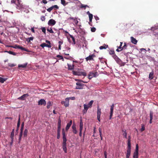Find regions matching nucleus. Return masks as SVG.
<instances>
[{"mask_svg":"<svg viewBox=\"0 0 158 158\" xmlns=\"http://www.w3.org/2000/svg\"><path fill=\"white\" fill-rule=\"evenodd\" d=\"M17 9H20L22 11L28 13L29 12L28 9L29 8V6L26 5H23L22 3H19V4L17 5Z\"/></svg>","mask_w":158,"mask_h":158,"instance_id":"nucleus-1","label":"nucleus"},{"mask_svg":"<svg viewBox=\"0 0 158 158\" xmlns=\"http://www.w3.org/2000/svg\"><path fill=\"white\" fill-rule=\"evenodd\" d=\"M131 153V142H127V147L126 154V158H129Z\"/></svg>","mask_w":158,"mask_h":158,"instance_id":"nucleus-2","label":"nucleus"},{"mask_svg":"<svg viewBox=\"0 0 158 158\" xmlns=\"http://www.w3.org/2000/svg\"><path fill=\"white\" fill-rule=\"evenodd\" d=\"M7 47L15 48L19 49L23 51H24L26 52H28V51L27 49L25 48H24L23 47H22L20 46L17 44H15L14 46L8 45L7 46Z\"/></svg>","mask_w":158,"mask_h":158,"instance_id":"nucleus-3","label":"nucleus"},{"mask_svg":"<svg viewBox=\"0 0 158 158\" xmlns=\"http://www.w3.org/2000/svg\"><path fill=\"white\" fill-rule=\"evenodd\" d=\"M73 74L75 75H78V76H81L83 75V76H85L86 75V73L85 72H77V71H73Z\"/></svg>","mask_w":158,"mask_h":158,"instance_id":"nucleus-4","label":"nucleus"},{"mask_svg":"<svg viewBox=\"0 0 158 158\" xmlns=\"http://www.w3.org/2000/svg\"><path fill=\"white\" fill-rule=\"evenodd\" d=\"M62 132L63 139L62 144L66 145V142L67 141V139L66 137L64 129H62Z\"/></svg>","mask_w":158,"mask_h":158,"instance_id":"nucleus-5","label":"nucleus"},{"mask_svg":"<svg viewBox=\"0 0 158 158\" xmlns=\"http://www.w3.org/2000/svg\"><path fill=\"white\" fill-rule=\"evenodd\" d=\"M101 109L100 108H99V107L98 106L97 108V119L99 121H100V116L101 114Z\"/></svg>","mask_w":158,"mask_h":158,"instance_id":"nucleus-6","label":"nucleus"},{"mask_svg":"<svg viewBox=\"0 0 158 158\" xmlns=\"http://www.w3.org/2000/svg\"><path fill=\"white\" fill-rule=\"evenodd\" d=\"M114 106V104H112V105L110 106V117H109L110 119H111L112 117L113 116Z\"/></svg>","mask_w":158,"mask_h":158,"instance_id":"nucleus-7","label":"nucleus"},{"mask_svg":"<svg viewBox=\"0 0 158 158\" xmlns=\"http://www.w3.org/2000/svg\"><path fill=\"white\" fill-rule=\"evenodd\" d=\"M46 104V102L44 99H41L38 102V104L39 105H44L45 106Z\"/></svg>","mask_w":158,"mask_h":158,"instance_id":"nucleus-8","label":"nucleus"},{"mask_svg":"<svg viewBox=\"0 0 158 158\" xmlns=\"http://www.w3.org/2000/svg\"><path fill=\"white\" fill-rule=\"evenodd\" d=\"M56 23V21L52 19L49 20L48 23V24L50 26H53Z\"/></svg>","mask_w":158,"mask_h":158,"instance_id":"nucleus-9","label":"nucleus"},{"mask_svg":"<svg viewBox=\"0 0 158 158\" xmlns=\"http://www.w3.org/2000/svg\"><path fill=\"white\" fill-rule=\"evenodd\" d=\"M29 95L28 94H25L22 95L21 97L18 98V99L22 100H24L25 99V98L28 96Z\"/></svg>","mask_w":158,"mask_h":158,"instance_id":"nucleus-10","label":"nucleus"},{"mask_svg":"<svg viewBox=\"0 0 158 158\" xmlns=\"http://www.w3.org/2000/svg\"><path fill=\"white\" fill-rule=\"evenodd\" d=\"M76 84L77 86L76 87V89H81L83 88L82 87L84 85L83 84L80 83V82H77Z\"/></svg>","mask_w":158,"mask_h":158,"instance_id":"nucleus-11","label":"nucleus"},{"mask_svg":"<svg viewBox=\"0 0 158 158\" xmlns=\"http://www.w3.org/2000/svg\"><path fill=\"white\" fill-rule=\"evenodd\" d=\"M95 56L94 54H93L91 55H89L88 57H87L85 58L86 60L87 61L88 60H93V57H95Z\"/></svg>","mask_w":158,"mask_h":158,"instance_id":"nucleus-12","label":"nucleus"},{"mask_svg":"<svg viewBox=\"0 0 158 158\" xmlns=\"http://www.w3.org/2000/svg\"><path fill=\"white\" fill-rule=\"evenodd\" d=\"M153 112L152 111L150 112V121L149 123L151 124L152 123V120L153 119Z\"/></svg>","mask_w":158,"mask_h":158,"instance_id":"nucleus-13","label":"nucleus"},{"mask_svg":"<svg viewBox=\"0 0 158 158\" xmlns=\"http://www.w3.org/2000/svg\"><path fill=\"white\" fill-rule=\"evenodd\" d=\"M40 46L42 47L43 48H44V47H48L49 48H50L52 47V45L51 44H47L45 43H43L41 44H40Z\"/></svg>","mask_w":158,"mask_h":158,"instance_id":"nucleus-14","label":"nucleus"},{"mask_svg":"<svg viewBox=\"0 0 158 158\" xmlns=\"http://www.w3.org/2000/svg\"><path fill=\"white\" fill-rule=\"evenodd\" d=\"M90 108L89 106L86 104L84 105V110H83V114H85L87 112L88 109Z\"/></svg>","mask_w":158,"mask_h":158,"instance_id":"nucleus-15","label":"nucleus"},{"mask_svg":"<svg viewBox=\"0 0 158 158\" xmlns=\"http://www.w3.org/2000/svg\"><path fill=\"white\" fill-rule=\"evenodd\" d=\"M131 42L133 44H137V40L135 38H134L133 37H131Z\"/></svg>","mask_w":158,"mask_h":158,"instance_id":"nucleus-16","label":"nucleus"},{"mask_svg":"<svg viewBox=\"0 0 158 158\" xmlns=\"http://www.w3.org/2000/svg\"><path fill=\"white\" fill-rule=\"evenodd\" d=\"M72 124V121L70 120V122L67 124V126L65 128V130L66 131H68L69 129V128L71 126V124Z\"/></svg>","mask_w":158,"mask_h":158,"instance_id":"nucleus-17","label":"nucleus"},{"mask_svg":"<svg viewBox=\"0 0 158 158\" xmlns=\"http://www.w3.org/2000/svg\"><path fill=\"white\" fill-rule=\"evenodd\" d=\"M72 128L73 129V133L75 134H77V131L76 130V126L75 125H73L72 127Z\"/></svg>","mask_w":158,"mask_h":158,"instance_id":"nucleus-18","label":"nucleus"},{"mask_svg":"<svg viewBox=\"0 0 158 158\" xmlns=\"http://www.w3.org/2000/svg\"><path fill=\"white\" fill-rule=\"evenodd\" d=\"M60 130L61 128H58L57 136V138L58 139H59L60 138Z\"/></svg>","mask_w":158,"mask_h":158,"instance_id":"nucleus-19","label":"nucleus"},{"mask_svg":"<svg viewBox=\"0 0 158 158\" xmlns=\"http://www.w3.org/2000/svg\"><path fill=\"white\" fill-rule=\"evenodd\" d=\"M21 2V1H20L19 0H12L11 1V2L12 3H16V4H17V5H18Z\"/></svg>","mask_w":158,"mask_h":158,"instance_id":"nucleus-20","label":"nucleus"},{"mask_svg":"<svg viewBox=\"0 0 158 158\" xmlns=\"http://www.w3.org/2000/svg\"><path fill=\"white\" fill-rule=\"evenodd\" d=\"M27 63H25L23 64H19L18 65L19 68H26L27 65Z\"/></svg>","mask_w":158,"mask_h":158,"instance_id":"nucleus-21","label":"nucleus"},{"mask_svg":"<svg viewBox=\"0 0 158 158\" xmlns=\"http://www.w3.org/2000/svg\"><path fill=\"white\" fill-rule=\"evenodd\" d=\"M53 105V102L50 101H49L48 102L47 104V108L49 109L50 108V106H52Z\"/></svg>","mask_w":158,"mask_h":158,"instance_id":"nucleus-22","label":"nucleus"},{"mask_svg":"<svg viewBox=\"0 0 158 158\" xmlns=\"http://www.w3.org/2000/svg\"><path fill=\"white\" fill-rule=\"evenodd\" d=\"M154 72H152L150 73L149 76V78L150 79L152 80L153 78Z\"/></svg>","mask_w":158,"mask_h":158,"instance_id":"nucleus-23","label":"nucleus"},{"mask_svg":"<svg viewBox=\"0 0 158 158\" xmlns=\"http://www.w3.org/2000/svg\"><path fill=\"white\" fill-rule=\"evenodd\" d=\"M23 130H20V132L19 135V143L20 142V141L21 137H22V135H23Z\"/></svg>","mask_w":158,"mask_h":158,"instance_id":"nucleus-24","label":"nucleus"},{"mask_svg":"<svg viewBox=\"0 0 158 158\" xmlns=\"http://www.w3.org/2000/svg\"><path fill=\"white\" fill-rule=\"evenodd\" d=\"M83 127V123L82 120L81 119L80 120V130H82Z\"/></svg>","mask_w":158,"mask_h":158,"instance_id":"nucleus-25","label":"nucleus"},{"mask_svg":"<svg viewBox=\"0 0 158 158\" xmlns=\"http://www.w3.org/2000/svg\"><path fill=\"white\" fill-rule=\"evenodd\" d=\"M34 39L33 37H30L29 38H27L26 40L28 43H29L30 42L31 40H33Z\"/></svg>","mask_w":158,"mask_h":158,"instance_id":"nucleus-26","label":"nucleus"},{"mask_svg":"<svg viewBox=\"0 0 158 158\" xmlns=\"http://www.w3.org/2000/svg\"><path fill=\"white\" fill-rule=\"evenodd\" d=\"M108 46L107 45L104 44V45L100 47L99 48L101 50H102L103 49H106L108 47Z\"/></svg>","mask_w":158,"mask_h":158,"instance_id":"nucleus-27","label":"nucleus"},{"mask_svg":"<svg viewBox=\"0 0 158 158\" xmlns=\"http://www.w3.org/2000/svg\"><path fill=\"white\" fill-rule=\"evenodd\" d=\"M6 52L8 53L11 54L14 56L16 55L17 53L15 52H13L12 51H6Z\"/></svg>","mask_w":158,"mask_h":158,"instance_id":"nucleus-28","label":"nucleus"},{"mask_svg":"<svg viewBox=\"0 0 158 158\" xmlns=\"http://www.w3.org/2000/svg\"><path fill=\"white\" fill-rule=\"evenodd\" d=\"M20 123V116L19 115V118L18 120V123L17 124V127L19 128Z\"/></svg>","mask_w":158,"mask_h":158,"instance_id":"nucleus-29","label":"nucleus"},{"mask_svg":"<svg viewBox=\"0 0 158 158\" xmlns=\"http://www.w3.org/2000/svg\"><path fill=\"white\" fill-rule=\"evenodd\" d=\"M122 131L123 132V136L126 138H127V133L126 132V130H123Z\"/></svg>","mask_w":158,"mask_h":158,"instance_id":"nucleus-30","label":"nucleus"},{"mask_svg":"<svg viewBox=\"0 0 158 158\" xmlns=\"http://www.w3.org/2000/svg\"><path fill=\"white\" fill-rule=\"evenodd\" d=\"M70 38L72 39V40L73 41V43L72 44H76L75 40V39L74 38V37L72 35H70Z\"/></svg>","mask_w":158,"mask_h":158,"instance_id":"nucleus-31","label":"nucleus"},{"mask_svg":"<svg viewBox=\"0 0 158 158\" xmlns=\"http://www.w3.org/2000/svg\"><path fill=\"white\" fill-rule=\"evenodd\" d=\"M98 130H99V135L100 136L101 139V140H102V129L101 128L99 127V128Z\"/></svg>","mask_w":158,"mask_h":158,"instance_id":"nucleus-32","label":"nucleus"},{"mask_svg":"<svg viewBox=\"0 0 158 158\" xmlns=\"http://www.w3.org/2000/svg\"><path fill=\"white\" fill-rule=\"evenodd\" d=\"M61 103L62 104H63L64 106H65L66 107H67L69 105V103H67L66 102L64 101H62L61 102Z\"/></svg>","mask_w":158,"mask_h":158,"instance_id":"nucleus-33","label":"nucleus"},{"mask_svg":"<svg viewBox=\"0 0 158 158\" xmlns=\"http://www.w3.org/2000/svg\"><path fill=\"white\" fill-rule=\"evenodd\" d=\"M63 146V148L64 151V152L65 153H67V147H66V145L65 144H62Z\"/></svg>","mask_w":158,"mask_h":158,"instance_id":"nucleus-34","label":"nucleus"},{"mask_svg":"<svg viewBox=\"0 0 158 158\" xmlns=\"http://www.w3.org/2000/svg\"><path fill=\"white\" fill-rule=\"evenodd\" d=\"M61 121L60 118H59L58 120V128H61Z\"/></svg>","mask_w":158,"mask_h":158,"instance_id":"nucleus-35","label":"nucleus"},{"mask_svg":"<svg viewBox=\"0 0 158 158\" xmlns=\"http://www.w3.org/2000/svg\"><path fill=\"white\" fill-rule=\"evenodd\" d=\"M28 133V130L27 129H26L23 132V136L24 137H26Z\"/></svg>","mask_w":158,"mask_h":158,"instance_id":"nucleus-36","label":"nucleus"},{"mask_svg":"<svg viewBox=\"0 0 158 158\" xmlns=\"http://www.w3.org/2000/svg\"><path fill=\"white\" fill-rule=\"evenodd\" d=\"M89 7V6L86 5H84L81 4L80 6L81 8H84V9L85 10L86 7Z\"/></svg>","mask_w":158,"mask_h":158,"instance_id":"nucleus-37","label":"nucleus"},{"mask_svg":"<svg viewBox=\"0 0 158 158\" xmlns=\"http://www.w3.org/2000/svg\"><path fill=\"white\" fill-rule=\"evenodd\" d=\"M139 153L134 152L133 154V158H138Z\"/></svg>","mask_w":158,"mask_h":158,"instance_id":"nucleus-38","label":"nucleus"},{"mask_svg":"<svg viewBox=\"0 0 158 158\" xmlns=\"http://www.w3.org/2000/svg\"><path fill=\"white\" fill-rule=\"evenodd\" d=\"M68 69L69 70H72L73 69L74 65L73 64L72 65L68 64Z\"/></svg>","mask_w":158,"mask_h":158,"instance_id":"nucleus-39","label":"nucleus"},{"mask_svg":"<svg viewBox=\"0 0 158 158\" xmlns=\"http://www.w3.org/2000/svg\"><path fill=\"white\" fill-rule=\"evenodd\" d=\"M56 57L59 58L60 60H62L63 61L64 60L63 57L62 56L58 55L56 56Z\"/></svg>","mask_w":158,"mask_h":158,"instance_id":"nucleus-40","label":"nucleus"},{"mask_svg":"<svg viewBox=\"0 0 158 158\" xmlns=\"http://www.w3.org/2000/svg\"><path fill=\"white\" fill-rule=\"evenodd\" d=\"M93 102L94 101L93 100H91L89 102V103L87 105L89 106V107L90 108L92 107Z\"/></svg>","mask_w":158,"mask_h":158,"instance_id":"nucleus-41","label":"nucleus"},{"mask_svg":"<svg viewBox=\"0 0 158 158\" xmlns=\"http://www.w3.org/2000/svg\"><path fill=\"white\" fill-rule=\"evenodd\" d=\"M96 73H93L92 72H90L89 73V74L91 76H92L93 77H96Z\"/></svg>","mask_w":158,"mask_h":158,"instance_id":"nucleus-42","label":"nucleus"},{"mask_svg":"<svg viewBox=\"0 0 158 158\" xmlns=\"http://www.w3.org/2000/svg\"><path fill=\"white\" fill-rule=\"evenodd\" d=\"M14 136V132H12L11 133L10 137L11 138V139H12V142L13 141V140Z\"/></svg>","mask_w":158,"mask_h":158,"instance_id":"nucleus-43","label":"nucleus"},{"mask_svg":"<svg viewBox=\"0 0 158 158\" xmlns=\"http://www.w3.org/2000/svg\"><path fill=\"white\" fill-rule=\"evenodd\" d=\"M134 152L139 153V146L138 144H136V145L135 149Z\"/></svg>","mask_w":158,"mask_h":158,"instance_id":"nucleus-44","label":"nucleus"},{"mask_svg":"<svg viewBox=\"0 0 158 158\" xmlns=\"http://www.w3.org/2000/svg\"><path fill=\"white\" fill-rule=\"evenodd\" d=\"M89 22H91L92 21V19H93V15L92 14L89 15Z\"/></svg>","mask_w":158,"mask_h":158,"instance_id":"nucleus-45","label":"nucleus"},{"mask_svg":"<svg viewBox=\"0 0 158 158\" xmlns=\"http://www.w3.org/2000/svg\"><path fill=\"white\" fill-rule=\"evenodd\" d=\"M61 3L64 6H66L68 3H65V1L64 0H61Z\"/></svg>","mask_w":158,"mask_h":158,"instance_id":"nucleus-46","label":"nucleus"},{"mask_svg":"<svg viewBox=\"0 0 158 158\" xmlns=\"http://www.w3.org/2000/svg\"><path fill=\"white\" fill-rule=\"evenodd\" d=\"M124 46L122 47V49H123V50L126 49H127V45L126 43H124Z\"/></svg>","mask_w":158,"mask_h":158,"instance_id":"nucleus-47","label":"nucleus"},{"mask_svg":"<svg viewBox=\"0 0 158 158\" xmlns=\"http://www.w3.org/2000/svg\"><path fill=\"white\" fill-rule=\"evenodd\" d=\"M115 60L118 64H120L121 62V60L118 57H117Z\"/></svg>","mask_w":158,"mask_h":158,"instance_id":"nucleus-48","label":"nucleus"},{"mask_svg":"<svg viewBox=\"0 0 158 158\" xmlns=\"http://www.w3.org/2000/svg\"><path fill=\"white\" fill-rule=\"evenodd\" d=\"M145 130V127L143 124L142 125L141 128L140 129L141 132H142Z\"/></svg>","mask_w":158,"mask_h":158,"instance_id":"nucleus-49","label":"nucleus"},{"mask_svg":"<svg viewBox=\"0 0 158 158\" xmlns=\"http://www.w3.org/2000/svg\"><path fill=\"white\" fill-rule=\"evenodd\" d=\"M52 8V10L54 8H56V9H58L59 7L57 5H55L54 6H52L51 7Z\"/></svg>","mask_w":158,"mask_h":158,"instance_id":"nucleus-50","label":"nucleus"},{"mask_svg":"<svg viewBox=\"0 0 158 158\" xmlns=\"http://www.w3.org/2000/svg\"><path fill=\"white\" fill-rule=\"evenodd\" d=\"M5 79L2 77H0V82L2 83H3L5 81Z\"/></svg>","mask_w":158,"mask_h":158,"instance_id":"nucleus-51","label":"nucleus"},{"mask_svg":"<svg viewBox=\"0 0 158 158\" xmlns=\"http://www.w3.org/2000/svg\"><path fill=\"white\" fill-rule=\"evenodd\" d=\"M109 52V54L110 55H111L112 56L115 54V52H114V50H110V51Z\"/></svg>","mask_w":158,"mask_h":158,"instance_id":"nucleus-52","label":"nucleus"},{"mask_svg":"<svg viewBox=\"0 0 158 158\" xmlns=\"http://www.w3.org/2000/svg\"><path fill=\"white\" fill-rule=\"evenodd\" d=\"M120 46L118 47V49H121V50H123L122 47V44H123V43L122 42H121L120 43Z\"/></svg>","mask_w":158,"mask_h":158,"instance_id":"nucleus-53","label":"nucleus"},{"mask_svg":"<svg viewBox=\"0 0 158 158\" xmlns=\"http://www.w3.org/2000/svg\"><path fill=\"white\" fill-rule=\"evenodd\" d=\"M47 30L49 32H50L51 33H54V31H53L52 30L51 28H50V29H47Z\"/></svg>","mask_w":158,"mask_h":158,"instance_id":"nucleus-54","label":"nucleus"},{"mask_svg":"<svg viewBox=\"0 0 158 158\" xmlns=\"http://www.w3.org/2000/svg\"><path fill=\"white\" fill-rule=\"evenodd\" d=\"M73 21H74L75 24L76 25H77L78 23V21H77V18H75L74 19Z\"/></svg>","mask_w":158,"mask_h":158,"instance_id":"nucleus-55","label":"nucleus"},{"mask_svg":"<svg viewBox=\"0 0 158 158\" xmlns=\"http://www.w3.org/2000/svg\"><path fill=\"white\" fill-rule=\"evenodd\" d=\"M8 65L10 67H13L15 66V65L13 64L8 63Z\"/></svg>","mask_w":158,"mask_h":158,"instance_id":"nucleus-56","label":"nucleus"},{"mask_svg":"<svg viewBox=\"0 0 158 158\" xmlns=\"http://www.w3.org/2000/svg\"><path fill=\"white\" fill-rule=\"evenodd\" d=\"M96 29L94 27H93L91 28V31L92 32H94L96 31Z\"/></svg>","mask_w":158,"mask_h":158,"instance_id":"nucleus-57","label":"nucleus"},{"mask_svg":"<svg viewBox=\"0 0 158 158\" xmlns=\"http://www.w3.org/2000/svg\"><path fill=\"white\" fill-rule=\"evenodd\" d=\"M45 16H42L41 17V19L42 21H45Z\"/></svg>","mask_w":158,"mask_h":158,"instance_id":"nucleus-58","label":"nucleus"},{"mask_svg":"<svg viewBox=\"0 0 158 158\" xmlns=\"http://www.w3.org/2000/svg\"><path fill=\"white\" fill-rule=\"evenodd\" d=\"M42 32L44 33V34H46V29L45 27L42 28Z\"/></svg>","mask_w":158,"mask_h":158,"instance_id":"nucleus-59","label":"nucleus"},{"mask_svg":"<svg viewBox=\"0 0 158 158\" xmlns=\"http://www.w3.org/2000/svg\"><path fill=\"white\" fill-rule=\"evenodd\" d=\"M24 123L23 122L21 124V126L20 130H23V128H24Z\"/></svg>","mask_w":158,"mask_h":158,"instance_id":"nucleus-60","label":"nucleus"},{"mask_svg":"<svg viewBox=\"0 0 158 158\" xmlns=\"http://www.w3.org/2000/svg\"><path fill=\"white\" fill-rule=\"evenodd\" d=\"M52 8H51V7L50 8L48 9H47V10L49 12H51V11H52Z\"/></svg>","mask_w":158,"mask_h":158,"instance_id":"nucleus-61","label":"nucleus"},{"mask_svg":"<svg viewBox=\"0 0 158 158\" xmlns=\"http://www.w3.org/2000/svg\"><path fill=\"white\" fill-rule=\"evenodd\" d=\"M112 56L114 60L118 57L115 54L113 55Z\"/></svg>","mask_w":158,"mask_h":158,"instance_id":"nucleus-62","label":"nucleus"},{"mask_svg":"<svg viewBox=\"0 0 158 158\" xmlns=\"http://www.w3.org/2000/svg\"><path fill=\"white\" fill-rule=\"evenodd\" d=\"M65 102H67V103H69V98H66V99H65Z\"/></svg>","mask_w":158,"mask_h":158,"instance_id":"nucleus-63","label":"nucleus"},{"mask_svg":"<svg viewBox=\"0 0 158 158\" xmlns=\"http://www.w3.org/2000/svg\"><path fill=\"white\" fill-rule=\"evenodd\" d=\"M157 28L156 27H152L151 28V30L154 31Z\"/></svg>","mask_w":158,"mask_h":158,"instance_id":"nucleus-64","label":"nucleus"}]
</instances>
